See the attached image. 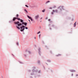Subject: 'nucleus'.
I'll return each mask as SVG.
<instances>
[{"label": "nucleus", "mask_w": 78, "mask_h": 78, "mask_svg": "<svg viewBox=\"0 0 78 78\" xmlns=\"http://www.w3.org/2000/svg\"><path fill=\"white\" fill-rule=\"evenodd\" d=\"M25 26H23V25L22 26H21L20 27V29L21 30H20V31H24V30H25Z\"/></svg>", "instance_id": "1"}, {"label": "nucleus", "mask_w": 78, "mask_h": 78, "mask_svg": "<svg viewBox=\"0 0 78 78\" xmlns=\"http://www.w3.org/2000/svg\"><path fill=\"white\" fill-rule=\"evenodd\" d=\"M22 24L23 25L24 24V25H25L26 26L27 25V23H24V22H23Z\"/></svg>", "instance_id": "2"}, {"label": "nucleus", "mask_w": 78, "mask_h": 78, "mask_svg": "<svg viewBox=\"0 0 78 78\" xmlns=\"http://www.w3.org/2000/svg\"><path fill=\"white\" fill-rule=\"evenodd\" d=\"M39 15H37L35 16V19H37L38 18H39Z\"/></svg>", "instance_id": "3"}, {"label": "nucleus", "mask_w": 78, "mask_h": 78, "mask_svg": "<svg viewBox=\"0 0 78 78\" xmlns=\"http://www.w3.org/2000/svg\"><path fill=\"white\" fill-rule=\"evenodd\" d=\"M19 23H20V22L19 21L16 22L14 23L15 24H18Z\"/></svg>", "instance_id": "4"}, {"label": "nucleus", "mask_w": 78, "mask_h": 78, "mask_svg": "<svg viewBox=\"0 0 78 78\" xmlns=\"http://www.w3.org/2000/svg\"><path fill=\"white\" fill-rule=\"evenodd\" d=\"M22 25V23H19V24H18V26L19 27H20V26H21Z\"/></svg>", "instance_id": "5"}, {"label": "nucleus", "mask_w": 78, "mask_h": 78, "mask_svg": "<svg viewBox=\"0 0 78 78\" xmlns=\"http://www.w3.org/2000/svg\"><path fill=\"white\" fill-rule=\"evenodd\" d=\"M53 12H58V10H53Z\"/></svg>", "instance_id": "6"}, {"label": "nucleus", "mask_w": 78, "mask_h": 78, "mask_svg": "<svg viewBox=\"0 0 78 78\" xmlns=\"http://www.w3.org/2000/svg\"><path fill=\"white\" fill-rule=\"evenodd\" d=\"M16 17L13 18V21H15V20H16Z\"/></svg>", "instance_id": "7"}, {"label": "nucleus", "mask_w": 78, "mask_h": 78, "mask_svg": "<svg viewBox=\"0 0 78 78\" xmlns=\"http://www.w3.org/2000/svg\"><path fill=\"white\" fill-rule=\"evenodd\" d=\"M27 17L29 19H31V17L30 16H27Z\"/></svg>", "instance_id": "8"}, {"label": "nucleus", "mask_w": 78, "mask_h": 78, "mask_svg": "<svg viewBox=\"0 0 78 78\" xmlns=\"http://www.w3.org/2000/svg\"><path fill=\"white\" fill-rule=\"evenodd\" d=\"M71 71L72 72H75V70H71Z\"/></svg>", "instance_id": "9"}, {"label": "nucleus", "mask_w": 78, "mask_h": 78, "mask_svg": "<svg viewBox=\"0 0 78 78\" xmlns=\"http://www.w3.org/2000/svg\"><path fill=\"white\" fill-rule=\"evenodd\" d=\"M16 19H17L18 20H20V19L19 18H16Z\"/></svg>", "instance_id": "10"}, {"label": "nucleus", "mask_w": 78, "mask_h": 78, "mask_svg": "<svg viewBox=\"0 0 78 78\" xmlns=\"http://www.w3.org/2000/svg\"><path fill=\"white\" fill-rule=\"evenodd\" d=\"M16 28H17V29L18 30H20V27L18 26H16Z\"/></svg>", "instance_id": "11"}, {"label": "nucleus", "mask_w": 78, "mask_h": 78, "mask_svg": "<svg viewBox=\"0 0 78 78\" xmlns=\"http://www.w3.org/2000/svg\"><path fill=\"white\" fill-rule=\"evenodd\" d=\"M24 11L26 12H27V13H28V11H27V10H26V9H24Z\"/></svg>", "instance_id": "12"}, {"label": "nucleus", "mask_w": 78, "mask_h": 78, "mask_svg": "<svg viewBox=\"0 0 78 78\" xmlns=\"http://www.w3.org/2000/svg\"><path fill=\"white\" fill-rule=\"evenodd\" d=\"M20 20V22H22V23H23V20H22V19H21Z\"/></svg>", "instance_id": "13"}, {"label": "nucleus", "mask_w": 78, "mask_h": 78, "mask_svg": "<svg viewBox=\"0 0 78 78\" xmlns=\"http://www.w3.org/2000/svg\"><path fill=\"white\" fill-rule=\"evenodd\" d=\"M74 27H75V26H76V22H75V23H74Z\"/></svg>", "instance_id": "14"}, {"label": "nucleus", "mask_w": 78, "mask_h": 78, "mask_svg": "<svg viewBox=\"0 0 78 78\" xmlns=\"http://www.w3.org/2000/svg\"><path fill=\"white\" fill-rule=\"evenodd\" d=\"M45 10L44 9L43 10H42V12H45Z\"/></svg>", "instance_id": "15"}, {"label": "nucleus", "mask_w": 78, "mask_h": 78, "mask_svg": "<svg viewBox=\"0 0 78 78\" xmlns=\"http://www.w3.org/2000/svg\"><path fill=\"white\" fill-rule=\"evenodd\" d=\"M49 2H50V1H48L47 2H46V3H49Z\"/></svg>", "instance_id": "16"}, {"label": "nucleus", "mask_w": 78, "mask_h": 78, "mask_svg": "<svg viewBox=\"0 0 78 78\" xmlns=\"http://www.w3.org/2000/svg\"><path fill=\"white\" fill-rule=\"evenodd\" d=\"M16 16L17 17H19V15H18V14H17L16 15Z\"/></svg>", "instance_id": "17"}, {"label": "nucleus", "mask_w": 78, "mask_h": 78, "mask_svg": "<svg viewBox=\"0 0 78 78\" xmlns=\"http://www.w3.org/2000/svg\"><path fill=\"white\" fill-rule=\"evenodd\" d=\"M61 54H58V55H57V56H61Z\"/></svg>", "instance_id": "18"}, {"label": "nucleus", "mask_w": 78, "mask_h": 78, "mask_svg": "<svg viewBox=\"0 0 78 78\" xmlns=\"http://www.w3.org/2000/svg\"><path fill=\"white\" fill-rule=\"evenodd\" d=\"M41 32H40V31H39V32H38L37 33V34H39V33H40Z\"/></svg>", "instance_id": "19"}, {"label": "nucleus", "mask_w": 78, "mask_h": 78, "mask_svg": "<svg viewBox=\"0 0 78 78\" xmlns=\"http://www.w3.org/2000/svg\"><path fill=\"white\" fill-rule=\"evenodd\" d=\"M25 28V29H26V30H27L28 29V27H26Z\"/></svg>", "instance_id": "20"}, {"label": "nucleus", "mask_w": 78, "mask_h": 78, "mask_svg": "<svg viewBox=\"0 0 78 78\" xmlns=\"http://www.w3.org/2000/svg\"><path fill=\"white\" fill-rule=\"evenodd\" d=\"M25 6H26V7H27V8H28V6L27 5H25Z\"/></svg>", "instance_id": "21"}, {"label": "nucleus", "mask_w": 78, "mask_h": 78, "mask_svg": "<svg viewBox=\"0 0 78 78\" xmlns=\"http://www.w3.org/2000/svg\"><path fill=\"white\" fill-rule=\"evenodd\" d=\"M16 44L18 45H19V43H17Z\"/></svg>", "instance_id": "22"}, {"label": "nucleus", "mask_w": 78, "mask_h": 78, "mask_svg": "<svg viewBox=\"0 0 78 78\" xmlns=\"http://www.w3.org/2000/svg\"><path fill=\"white\" fill-rule=\"evenodd\" d=\"M48 20V21H50V20H50V19H49Z\"/></svg>", "instance_id": "23"}, {"label": "nucleus", "mask_w": 78, "mask_h": 78, "mask_svg": "<svg viewBox=\"0 0 78 78\" xmlns=\"http://www.w3.org/2000/svg\"><path fill=\"white\" fill-rule=\"evenodd\" d=\"M30 20H31V21H33V19H32V18H31V19H30Z\"/></svg>", "instance_id": "24"}, {"label": "nucleus", "mask_w": 78, "mask_h": 78, "mask_svg": "<svg viewBox=\"0 0 78 78\" xmlns=\"http://www.w3.org/2000/svg\"><path fill=\"white\" fill-rule=\"evenodd\" d=\"M40 37H41V34H40V35H39V38H40Z\"/></svg>", "instance_id": "25"}, {"label": "nucleus", "mask_w": 78, "mask_h": 78, "mask_svg": "<svg viewBox=\"0 0 78 78\" xmlns=\"http://www.w3.org/2000/svg\"><path fill=\"white\" fill-rule=\"evenodd\" d=\"M49 9H52V8L51 7H50Z\"/></svg>", "instance_id": "26"}, {"label": "nucleus", "mask_w": 78, "mask_h": 78, "mask_svg": "<svg viewBox=\"0 0 78 78\" xmlns=\"http://www.w3.org/2000/svg\"><path fill=\"white\" fill-rule=\"evenodd\" d=\"M28 20L30 22V20Z\"/></svg>", "instance_id": "27"}, {"label": "nucleus", "mask_w": 78, "mask_h": 78, "mask_svg": "<svg viewBox=\"0 0 78 78\" xmlns=\"http://www.w3.org/2000/svg\"><path fill=\"white\" fill-rule=\"evenodd\" d=\"M51 13V14H53V12H52Z\"/></svg>", "instance_id": "28"}, {"label": "nucleus", "mask_w": 78, "mask_h": 78, "mask_svg": "<svg viewBox=\"0 0 78 78\" xmlns=\"http://www.w3.org/2000/svg\"><path fill=\"white\" fill-rule=\"evenodd\" d=\"M76 76H78V74H76Z\"/></svg>", "instance_id": "29"}, {"label": "nucleus", "mask_w": 78, "mask_h": 78, "mask_svg": "<svg viewBox=\"0 0 78 78\" xmlns=\"http://www.w3.org/2000/svg\"><path fill=\"white\" fill-rule=\"evenodd\" d=\"M34 39H36V37H34Z\"/></svg>", "instance_id": "30"}, {"label": "nucleus", "mask_w": 78, "mask_h": 78, "mask_svg": "<svg viewBox=\"0 0 78 78\" xmlns=\"http://www.w3.org/2000/svg\"><path fill=\"white\" fill-rule=\"evenodd\" d=\"M29 53H30V52L29 51Z\"/></svg>", "instance_id": "31"}, {"label": "nucleus", "mask_w": 78, "mask_h": 78, "mask_svg": "<svg viewBox=\"0 0 78 78\" xmlns=\"http://www.w3.org/2000/svg\"><path fill=\"white\" fill-rule=\"evenodd\" d=\"M12 55L13 56H14V55H12Z\"/></svg>", "instance_id": "32"}]
</instances>
